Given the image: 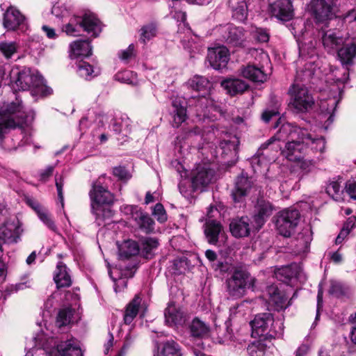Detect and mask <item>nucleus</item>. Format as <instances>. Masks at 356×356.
Wrapping results in <instances>:
<instances>
[{
    "instance_id": "dca6fc26",
    "label": "nucleus",
    "mask_w": 356,
    "mask_h": 356,
    "mask_svg": "<svg viewBox=\"0 0 356 356\" xmlns=\"http://www.w3.org/2000/svg\"><path fill=\"white\" fill-rule=\"evenodd\" d=\"M214 178V171L206 165H198L193 172L192 186L195 189L203 190Z\"/></svg>"
},
{
    "instance_id": "4d7b16f0",
    "label": "nucleus",
    "mask_w": 356,
    "mask_h": 356,
    "mask_svg": "<svg viewBox=\"0 0 356 356\" xmlns=\"http://www.w3.org/2000/svg\"><path fill=\"white\" fill-rule=\"evenodd\" d=\"M250 356H263L265 351V346L261 341H254L247 348Z\"/></svg>"
},
{
    "instance_id": "f704fd0d",
    "label": "nucleus",
    "mask_w": 356,
    "mask_h": 356,
    "mask_svg": "<svg viewBox=\"0 0 356 356\" xmlns=\"http://www.w3.org/2000/svg\"><path fill=\"white\" fill-rule=\"evenodd\" d=\"M77 73L86 80H90L99 74L100 70L90 63L81 60L77 63Z\"/></svg>"
},
{
    "instance_id": "8fccbe9b",
    "label": "nucleus",
    "mask_w": 356,
    "mask_h": 356,
    "mask_svg": "<svg viewBox=\"0 0 356 356\" xmlns=\"http://www.w3.org/2000/svg\"><path fill=\"white\" fill-rule=\"evenodd\" d=\"M17 44L14 42H7L0 38V51L7 58H10L17 49Z\"/></svg>"
},
{
    "instance_id": "4c0bfd02",
    "label": "nucleus",
    "mask_w": 356,
    "mask_h": 356,
    "mask_svg": "<svg viewBox=\"0 0 356 356\" xmlns=\"http://www.w3.org/2000/svg\"><path fill=\"white\" fill-rule=\"evenodd\" d=\"M140 302L141 299L139 296H136L127 305L124 315V321L126 324H130L137 316Z\"/></svg>"
},
{
    "instance_id": "6ab92c4d",
    "label": "nucleus",
    "mask_w": 356,
    "mask_h": 356,
    "mask_svg": "<svg viewBox=\"0 0 356 356\" xmlns=\"http://www.w3.org/2000/svg\"><path fill=\"white\" fill-rule=\"evenodd\" d=\"M204 234L209 243L217 245L224 242L225 232L221 224L214 220H208L204 224Z\"/></svg>"
},
{
    "instance_id": "7ed1b4c3",
    "label": "nucleus",
    "mask_w": 356,
    "mask_h": 356,
    "mask_svg": "<svg viewBox=\"0 0 356 356\" xmlns=\"http://www.w3.org/2000/svg\"><path fill=\"white\" fill-rule=\"evenodd\" d=\"M250 324L252 328V337L254 338L266 339L268 337L280 336L284 330L282 319L274 320L270 313L257 315Z\"/></svg>"
},
{
    "instance_id": "864d4df0",
    "label": "nucleus",
    "mask_w": 356,
    "mask_h": 356,
    "mask_svg": "<svg viewBox=\"0 0 356 356\" xmlns=\"http://www.w3.org/2000/svg\"><path fill=\"white\" fill-rule=\"evenodd\" d=\"M115 79L124 83L135 85L137 83L136 74L130 71L118 72L115 76Z\"/></svg>"
},
{
    "instance_id": "bb28decb",
    "label": "nucleus",
    "mask_w": 356,
    "mask_h": 356,
    "mask_svg": "<svg viewBox=\"0 0 356 356\" xmlns=\"http://www.w3.org/2000/svg\"><path fill=\"white\" fill-rule=\"evenodd\" d=\"M232 234L236 238L248 236L250 232V220L248 217H241L232 220L229 224Z\"/></svg>"
},
{
    "instance_id": "412c9836",
    "label": "nucleus",
    "mask_w": 356,
    "mask_h": 356,
    "mask_svg": "<svg viewBox=\"0 0 356 356\" xmlns=\"http://www.w3.org/2000/svg\"><path fill=\"white\" fill-rule=\"evenodd\" d=\"M272 15L282 21H289L293 15L291 0H276L270 6Z\"/></svg>"
},
{
    "instance_id": "6e6552de",
    "label": "nucleus",
    "mask_w": 356,
    "mask_h": 356,
    "mask_svg": "<svg viewBox=\"0 0 356 356\" xmlns=\"http://www.w3.org/2000/svg\"><path fill=\"white\" fill-rule=\"evenodd\" d=\"M312 9L318 22L327 24L338 10L337 0H312Z\"/></svg>"
},
{
    "instance_id": "a878e982",
    "label": "nucleus",
    "mask_w": 356,
    "mask_h": 356,
    "mask_svg": "<svg viewBox=\"0 0 356 356\" xmlns=\"http://www.w3.org/2000/svg\"><path fill=\"white\" fill-rule=\"evenodd\" d=\"M251 187L252 181L247 176H244L243 174L238 176L235 183V187L232 193L234 201L235 202L242 201Z\"/></svg>"
},
{
    "instance_id": "72a5a7b5",
    "label": "nucleus",
    "mask_w": 356,
    "mask_h": 356,
    "mask_svg": "<svg viewBox=\"0 0 356 356\" xmlns=\"http://www.w3.org/2000/svg\"><path fill=\"white\" fill-rule=\"evenodd\" d=\"M71 57L89 56L92 54V47L88 40H76L70 44Z\"/></svg>"
},
{
    "instance_id": "c03bdc74",
    "label": "nucleus",
    "mask_w": 356,
    "mask_h": 356,
    "mask_svg": "<svg viewBox=\"0 0 356 356\" xmlns=\"http://www.w3.org/2000/svg\"><path fill=\"white\" fill-rule=\"evenodd\" d=\"M189 86L197 91H207L211 88V83L209 81L202 76H194L188 81Z\"/></svg>"
},
{
    "instance_id": "f257e3e1",
    "label": "nucleus",
    "mask_w": 356,
    "mask_h": 356,
    "mask_svg": "<svg viewBox=\"0 0 356 356\" xmlns=\"http://www.w3.org/2000/svg\"><path fill=\"white\" fill-rule=\"evenodd\" d=\"M305 29V23L295 22L292 24L291 32L299 44V58L296 62L298 69L297 73L298 76L302 73L303 76L309 78L314 73V65L316 62L314 58L316 56V52L315 43L313 41H309L308 43L304 41Z\"/></svg>"
},
{
    "instance_id": "49530a36",
    "label": "nucleus",
    "mask_w": 356,
    "mask_h": 356,
    "mask_svg": "<svg viewBox=\"0 0 356 356\" xmlns=\"http://www.w3.org/2000/svg\"><path fill=\"white\" fill-rule=\"evenodd\" d=\"M191 332L195 337H204L209 332L208 326L198 318H195L192 321L191 325Z\"/></svg>"
},
{
    "instance_id": "393cba45",
    "label": "nucleus",
    "mask_w": 356,
    "mask_h": 356,
    "mask_svg": "<svg viewBox=\"0 0 356 356\" xmlns=\"http://www.w3.org/2000/svg\"><path fill=\"white\" fill-rule=\"evenodd\" d=\"M274 210V207L268 200L260 198L258 199L255 206L254 220L258 227H261L266 220L269 218Z\"/></svg>"
},
{
    "instance_id": "a18cd8bd",
    "label": "nucleus",
    "mask_w": 356,
    "mask_h": 356,
    "mask_svg": "<svg viewBox=\"0 0 356 356\" xmlns=\"http://www.w3.org/2000/svg\"><path fill=\"white\" fill-rule=\"evenodd\" d=\"M302 140V143H305L306 147L307 146H311L312 149L320 152H323V150L325 149V142L324 140V138H313L308 131L307 135L305 136V138Z\"/></svg>"
},
{
    "instance_id": "603ef678",
    "label": "nucleus",
    "mask_w": 356,
    "mask_h": 356,
    "mask_svg": "<svg viewBox=\"0 0 356 356\" xmlns=\"http://www.w3.org/2000/svg\"><path fill=\"white\" fill-rule=\"evenodd\" d=\"M248 15V5L245 1L238 2L233 10V17L238 21H244Z\"/></svg>"
},
{
    "instance_id": "f3484780",
    "label": "nucleus",
    "mask_w": 356,
    "mask_h": 356,
    "mask_svg": "<svg viewBox=\"0 0 356 356\" xmlns=\"http://www.w3.org/2000/svg\"><path fill=\"white\" fill-rule=\"evenodd\" d=\"M207 59L213 69L219 70L225 67L229 60L228 49L224 46L209 48Z\"/></svg>"
},
{
    "instance_id": "0e129e2a",
    "label": "nucleus",
    "mask_w": 356,
    "mask_h": 356,
    "mask_svg": "<svg viewBox=\"0 0 356 356\" xmlns=\"http://www.w3.org/2000/svg\"><path fill=\"white\" fill-rule=\"evenodd\" d=\"M16 127H17L15 126V123L13 121L8 122L0 116V138L6 134L8 130L15 129Z\"/></svg>"
},
{
    "instance_id": "79ce46f5",
    "label": "nucleus",
    "mask_w": 356,
    "mask_h": 356,
    "mask_svg": "<svg viewBox=\"0 0 356 356\" xmlns=\"http://www.w3.org/2000/svg\"><path fill=\"white\" fill-rule=\"evenodd\" d=\"M34 210L36 211L38 217L51 230L56 231V227L54 224V222L51 219V217L48 212V211L39 205L38 204H36L35 206L33 207Z\"/></svg>"
},
{
    "instance_id": "13d9d810",
    "label": "nucleus",
    "mask_w": 356,
    "mask_h": 356,
    "mask_svg": "<svg viewBox=\"0 0 356 356\" xmlns=\"http://www.w3.org/2000/svg\"><path fill=\"white\" fill-rule=\"evenodd\" d=\"M92 213L96 216L99 225H102V221L112 217L113 214V211L109 207H106L105 206L99 207V210H98L97 213Z\"/></svg>"
},
{
    "instance_id": "c756f323",
    "label": "nucleus",
    "mask_w": 356,
    "mask_h": 356,
    "mask_svg": "<svg viewBox=\"0 0 356 356\" xmlns=\"http://www.w3.org/2000/svg\"><path fill=\"white\" fill-rule=\"evenodd\" d=\"M54 356H83V354L74 340H68L57 345Z\"/></svg>"
},
{
    "instance_id": "4be33fe9",
    "label": "nucleus",
    "mask_w": 356,
    "mask_h": 356,
    "mask_svg": "<svg viewBox=\"0 0 356 356\" xmlns=\"http://www.w3.org/2000/svg\"><path fill=\"white\" fill-rule=\"evenodd\" d=\"M25 23V17L15 7L10 6L4 13L3 26L8 31H15Z\"/></svg>"
},
{
    "instance_id": "7c9ffc66",
    "label": "nucleus",
    "mask_w": 356,
    "mask_h": 356,
    "mask_svg": "<svg viewBox=\"0 0 356 356\" xmlns=\"http://www.w3.org/2000/svg\"><path fill=\"white\" fill-rule=\"evenodd\" d=\"M54 280L58 288L68 287L72 284L71 276L66 266L63 262H58L54 273Z\"/></svg>"
},
{
    "instance_id": "39448f33",
    "label": "nucleus",
    "mask_w": 356,
    "mask_h": 356,
    "mask_svg": "<svg viewBox=\"0 0 356 356\" xmlns=\"http://www.w3.org/2000/svg\"><path fill=\"white\" fill-rule=\"evenodd\" d=\"M0 116L8 122L13 121L15 126L22 127L28 125L34 119L33 111L26 113L22 101L17 97L14 102L4 104L0 108Z\"/></svg>"
},
{
    "instance_id": "f8f14e48",
    "label": "nucleus",
    "mask_w": 356,
    "mask_h": 356,
    "mask_svg": "<svg viewBox=\"0 0 356 356\" xmlns=\"http://www.w3.org/2000/svg\"><path fill=\"white\" fill-rule=\"evenodd\" d=\"M321 40L325 49L328 53H332L346 42L348 37H346L339 29L321 30Z\"/></svg>"
},
{
    "instance_id": "f03ea898",
    "label": "nucleus",
    "mask_w": 356,
    "mask_h": 356,
    "mask_svg": "<svg viewBox=\"0 0 356 356\" xmlns=\"http://www.w3.org/2000/svg\"><path fill=\"white\" fill-rule=\"evenodd\" d=\"M10 84L15 90H31L34 97H44L51 93L41 75L33 73L30 69H13L10 74Z\"/></svg>"
},
{
    "instance_id": "58836bf2",
    "label": "nucleus",
    "mask_w": 356,
    "mask_h": 356,
    "mask_svg": "<svg viewBox=\"0 0 356 356\" xmlns=\"http://www.w3.org/2000/svg\"><path fill=\"white\" fill-rule=\"evenodd\" d=\"M238 140L233 137L230 140H223L220 143V149L222 150V154L225 156H236L238 152Z\"/></svg>"
},
{
    "instance_id": "cd10ccee",
    "label": "nucleus",
    "mask_w": 356,
    "mask_h": 356,
    "mask_svg": "<svg viewBox=\"0 0 356 356\" xmlns=\"http://www.w3.org/2000/svg\"><path fill=\"white\" fill-rule=\"evenodd\" d=\"M301 273V267L297 264H292L278 268L275 271V277L277 280L287 283L293 278H298Z\"/></svg>"
},
{
    "instance_id": "b1692460",
    "label": "nucleus",
    "mask_w": 356,
    "mask_h": 356,
    "mask_svg": "<svg viewBox=\"0 0 356 356\" xmlns=\"http://www.w3.org/2000/svg\"><path fill=\"white\" fill-rule=\"evenodd\" d=\"M165 321L169 326L182 324L185 321L182 309L173 302L168 303L164 311Z\"/></svg>"
},
{
    "instance_id": "09e8293b",
    "label": "nucleus",
    "mask_w": 356,
    "mask_h": 356,
    "mask_svg": "<svg viewBox=\"0 0 356 356\" xmlns=\"http://www.w3.org/2000/svg\"><path fill=\"white\" fill-rule=\"evenodd\" d=\"M73 314V310L70 307L61 309L58 314L56 323L59 327L65 326L70 323Z\"/></svg>"
},
{
    "instance_id": "9b49d317",
    "label": "nucleus",
    "mask_w": 356,
    "mask_h": 356,
    "mask_svg": "<svg viewBox=\"0 0 356 356\" xmlns=\"http://www.w3.org/2000/svg\"><path fill=\"white\" fill-rule=\"evenodd\" d=\"M307 135V129L294 127L289 123H283L275 136L268 140L267 144L264 145L263 147L267 148L274 140L284 141L288 140L289 141L291 140L304 139Z\"/></svg>"
},
{
    "instance_id": "052dcab7",
    "label": "nucleus",
    "mask_w": 356,
    "mask_h": 356,
    "mask_svg": "<svg viewBox=\"0 0 356 356\" xmlns=\"http://www.w3.org/2000/svg\"><path fill=\"white\" fill-rule=\"evenodd\" d=\"M152 215L156 218V220L160 222H163L167 220V215L164 209L163 206L157 203L153 209Z\"/></svg>"
},
{
    "instance_id": "3c124183",
    "label": "nucleus",
    "mask_w": 356,
    "mask_h": 356,
    "mask_svg": "<svg viewBox=\"0 0 356 356\" xmlns=\"http://www.w3.org/2000/svg\"><path fill=\"white\" fill-rule=\"evenodd\" d=\"M205 256L211 262H213V267L215 268V270H219L221 272H225L228 270L229 268L227 263L224 264L223 262L219 261L215 263L217 259V254L214 251L207 250L205 252Z\"/></svg>"
},
{
    "instance_id": "774afa93",
    "label": "nucleus",
    "mask_w": 356,
    "mask_h": 356,
    "mask_svg": "<svg viewBox=\"0 0 356 356\" xmlns=\"http://www.w3.org/2000/svg\"><path fill=\"white\" fill-rule=\"evenodd\" d=\"M255 38L261 42H266L269 40V34L262 29H257L254 33Z\"/></svg>"
},
{
    "instance_id": "423d86ee",
    "label": "nucleus",
    "mask_w": 356,
    "mask_h": 356,
    "mask_svg": "<svg viewBox=\"0 0 356 356\" xmlns=\"http://www.w3.org/2000/svg\"><path fill=\"white\" fill-rule=\"evenodd\" d=\"M341 88L337 83L334 85L330 90V95L320 103V119L325 120V128L334 121V113L337 104L341 99Z\"/></svg>"
},
{
    "instance_id": "ddd939ff",
    "label": "nucleus",
    "mask_w": 356,
    "mask_h": 356,
    "mask_svg": "<svg viewBox=\"0 0 356 356\" xmlns=\"http://www.w3.org/2000/svg\"><path fill=\"white\" fill-rule=\"evenodd\" d=\"M248 274L243 271L236 270L233 275L227 280V292L234 298L242 297L245 293L247 284Z\"/></svg>"
},
{
    "instance_id": "9d476101",
    "label": "nucleus",
    "mask_w": 356,
    "mask_h": 356,
    "mask_svg": "<svg viewBox=\"0 0 356 356\" xmlns=\"http://www.w3.org/2000/svg\"><path fill=\"white\" fill-rule=\"evenodd\" d=\"M89 195L91 201L92 212L97 213L99 207L109 206L113 202V194L103 187L99 181L92 184Z\"/></svg>"
},
{
    "instance_id": "e2e57ef3",
    "label": "nucleus",
    "mask_w": 356,
    "mask_h": 356,
    "mask_svg": "<svg viewBox=\"0 0 356 356\" xmlns=\"http://www.w3.org/2000/svg\"><path fill=\"white\" fill-rule=\"evenodd\" d=\"M113 172L115 177L121 180L127 181L131 177L129 172L125 169V168L122 166L114 168Z\"/></svg>"
},
{
    "instance_id": "5fc2aeb1",
    "label": "nucleus",
    "mask_w": 356,
    "mask_h": 356,
    "mask_svg": "<svg viewBox=\"0 0 356 356\" xmlns=\"http://www.w3.org/2000/svg\"><path fill=\"white\" fill-rule=\"evenodd\" d=\"M197 109H201L203 112V115L205 116L207 115L205 109H211L213 108V101L209 97L207 96H200L197 99V103L195 106Z\"/></svg>"
},
{
    "instance_id": "37998d69",
    "label": "nucleus",
    "mask_w": 356,
    "mask_h": 356,
    "mask_svg": "<svg viewBox=\"0 0 356 356\" xmlns=\"http://www.w3.org/2000/svg\"><path fill=\"white\" fill-rule=\"evenodd\" d=\"M159 356H181V353L177 343L174 341H168L161 348Z\"/></svg>"
},
{
    "instance_id": "0eeeda50",
    "label": "nucleus",
    "mask_w": 356,
    "mask_h": 356,
    "mask_svg": "<svg viewBox=\"0 0 356 356\" xmlns=\"http://www.w3.org/2000/svg\"><path fill=\"white\" fill-rule=\"evenodd\" d=\"M300 213L296 209H286L279 213L276 220L278 232L284 237H289L294 232L300 220Z\"/></svg>"
},
{
    "instance_id": "1a4fd4ad",
    "label": "nucleus",
    "mask_w": 356,
    "mask_h": 356,
    "mask_svg": "<svg viewBox=\"0 0 356 356\" xmlns=\"http://www.w3.org/2000/svg\"><path fill=\"white\" fill-rule=\"evenodd\" d=\"M344 19L348 22L351 29L355 30L351 36L354 40L350 45L348 44L338 49V56L342 64L349 65L356 55V11L349 12Z\"/></svg>"
},
{
    "instance_id": "473e14b6",
    "label": "nucleus",
    "mask_w": 356,
    "mask_h": 356,
    "mask_svg": "<svg viewBox=\"0 0 356 356\" xmlns=\"http://www.w3.org/2000/svg\"><path fill=\"white\" fill-rule=\"evenodd\" d=\"M173 122L172 125L179 127L186 119V107L184 101L175 99L172 102Z\"/></svg>"
},
{
    "instance_id": "5701e85b",
    "label": "nucleus",
    "mask_w": 356,
    "mask_h": 356,
    "mask_svg": "<svg viewBox=\"0 0 356 356\" xmlns=\"http://www.w3.org/2000/svg\"><path fill=\"white\" fill-rule=\"evenodd\" d=\"M305 149L306 145L302 139L291 140L286 143L282 154L289 161H298L302 159V153Z\"/></svg>"
},
{
    "instance_id": "ea45409f",
    "label": "nucleus",
    "mask_w": 356,
    "mask_h": 356,
    "mask_svg": "<svg viewBox=\"0 0 356 356\" xmlns=\"http://www.w3.org/2000/svg\"><path fill=\"white\" fill-rule=\"evenodd\" d=\"M158 241L154 238L146 237L141 240L140 250L146 258L152 256L154 251L157 248Z\"/></svg>"
},
{
    "instance_id": "680f3d73",
    "label": "nucleus",
    "mask_w": 356,
    "mask_h": 356,
    "mask_svg": "<svg viewBox=\"0 0 356 356\" xmlns=\"http://www.w3.org/2000/svg\"><path fill=\"white\" fill-rule=\"evenodd\" d=\"M111 271H113L115 273V275L124 277L125 278H130L132 277L134 275L135 273V269L134 267H127L124 269L119 268H115Z\"/></svg>"
},
{
    "instance_id": "69168bd1",
    "label": "nucleus",
    "mask_w": 356,
    "mask_h": 356,
    "mask_svg": "<svg viewBox=\"0 0 356 356\" xmlns=\"http://www.w3.org/2000/svg\"><path fill=\"white\" fill-rule=\"evenodd\" d=\"M345 190L351 198L356 200V179L348 181Z\"/></svg>"
},
{
    "instance_id": "bf43d9fd",
    "label": "nucleus",
    "mask_w": 356,
    "mask_h": 356,
    "mask_svg": "<svg viewBox=\"0 0 356 356\" xmlns=\"http://www.w3.org/2000/svg\"><path fill=\"white\" fill-rule=\"evenodd\" d=\"M109 276L114 282V289L115 292L120 291L127 286V280L124 277L115 275L113 271H108Z\"/></svg>"
},
{
    "instance_id": "2eb2a0df",
    "label": "nucleus",
    "mask_w": 356,
    "mask_h": 356,
    "mask_svg": "<svg viewBox=\"0 0 356 356\" xmlns=\"http://www.w3.org/2000/svg\"><path fill=\"white\" fill-rule=\"evenodd\" d=\"M314 101L305 87L293 86V106L298 111H306L312 108Z\"/></svg>"
},
{
    "instance_id": "c85d7f7f",
    "label": "nucleus",
    "mask_w": 356,
    "mask_h": 356,
    "mask_svg": "<svg viewBox=\"0 0 356 356\" xmlns=\"http://www.w3.org/2000/svg\"><path fill=\"white\" fill-rule=\"evenodd\" d=\"M221 86L230 95L243 93L248 88V84L239 79L228 78L221 82Z\"/></svg>"
},
{
    "instance_id": "2f4dec72",
    "label": "nucleus",
    "mask_w": 356,
    "mask_h": 356,
    "mask_svg": "<svg viewBox=\"0 0 356 356\" xmlns=\"http://www.w3.org/2000/svg\"><path fill=\"white\" fill-rule=\"evenodd\" d=\"M241 74L254 82H264L266 80V74L261 67L248 65L241 68Z\"/></svg>"
},
{
    "instance_id": "a211bd4d",
    "label": "nucleus",
    "mask_w": 356,
    "mask_h": 356,
    "mask_svg": "<svg viewBox=\"0 0 356 356\" xmlns=\"http://www.w3.org/2000/svg\"><path fill=\"white\" fill-rule=\"evenodd\" d=\"M268 296V305L277 311L282 310L288 307L289 302L284 292L280 291L277 286H269L266 289Z\"/></svg>"
},
{
    "instance_id": "a19ab883",
    "label": "nucleus",
    "mask_w": 356,
    "mask_h": 356,
    "mask_svg": "<svg viewBox=\"0 0 356 356\" xmlns=\"http://www.w3.org/2000/svg\"><path fill=\"white\" fill-rule=\"evenodd\" d=\"M112 129L117 134L122 133L127 136L131 131V120L128 118L114 120L111 124Z\"/></svg>"
},
{
    "instance_id": "4468645a",
    "label": "nucleus",
    "mask_w": 356,
    "mask_h": 356,
    "mask_svg": "<svg viewBox=\"0 0 356 356\" xmlns=\"http://www.w3.org/2000/svg\"><path fill=\"white\" fill-rule=\"evenodd\" d=\"M21 224L16 218L9 219L0 225V240L6 243H16L20 238Z\"/></svg>"
},
{
    "instance_id": "de8ad7c7",
    "label": "nucleus",
    "mask_w": 356,
    "mask_h": 356,
    "mask_svg": "<svg viewBox=\"0 0 356 356\" xmlns=\"http://www.w3.org/2000/svg\"><path fill=\"white\" fill-rule=\"evenodd\" d=\"M140 31V41L145 43L156 36L157 28L155 24H149L143 26Z\"/></svg>"
},
{
    "instance_id": "c9c22d12",
    "label": "nucleus",
    "mask_w": 356,
    "mask_h": 356,
    "mask_svg": "<svg viewBox=\"0 0 356 356\" xmlns=\"http://www.w3.org/2000/svg\"><path fill=\"white\" fill-rule=\"evenodd\" d=\"M134 220L140 229L145 233L152 232L154 230V222L152 218L143 211L136 212Z\"/></svg>"
},
{
    "instance_id": "338daca9",
    "label": "nucleus",
    "mask_w": 356,
    "mask_h": 356,
    "mask_svg": "<svg viewBox=\"0 0 356 356\" xmlns=\"http://www.w3.org/2000/svg\"><path fill=\"white\" fill-rule=\"evenodd\" d=\"M134 56V45L131 44L127 49L123 50L120 54V57L122 60H129Z\"/></svg>"
},
{
    "instance_id": "e433bc0d",
    "label": "nucleus",
    "mask_w": 356,
    "mask_h": 356,
    "mask_svg": "<svg viewBox=\"0 0 356 356\" xmlns=\"http://www.w3.org/2000/svg\"><path fill=\"white\" fill-rule=\"evenodd\" d=\"M139 251V245L136 241H126L119 246V257L121 259H128L138 254Z\"/></svg>"
},
{
    "instance_id": "20e7f679",
    "label": "nucleus",
    "mask_w": 356,
    "mask_h": 356,
    "mask_svg": "<svg viewBox=\"0 0 356 356\" xmlns=\"http://www.w3.org/2000/svg\"><path fill=\"white\" fill-rule=\"evenodd\" d=\"M81 30L92 37H97L102 31V24L94 14L86 13L82 17L74 15L63 27V31L70 36H78Z\"/></svg>"
},
{
    "instance_id": "aec40b11",
    "label": "nucleus",
    "mask_w": 356,
    "mask_h": 356,
    "mask_svg": "<svg viewBox=\"0 0 356 356\" xmlns=\"http://www.w3.org/2000/svg\"><path fill=\"white\" fill-rule=\"evenodd\" d=\"M218 31L222 34L223 40L233 45L241 44L244 40V31L241 27H237L233 24H226L220 26Z\"/></svg>"
},
{
    "instance_id": "6e6d98bb",
    "label": "nucleus",
    "mask_w": 356,
    "mask_h": 356,
    "mask_svg": "<svg viewBox=\"0 0 356 356\" xmlns=\"http://www.w3.org/2000/svg\"><path fill=\"white\" fill-rule=\"evenodd\" d=\"M327 193L332 197L333 199L338 200L341 198L342 190L341 184L338 181H332L326 188Z\"/></svg>"
}]
</instances>
